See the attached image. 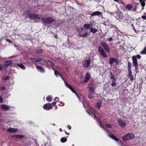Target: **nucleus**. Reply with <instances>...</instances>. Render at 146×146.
Listing matches in <instances>:
<instances>
[{
  "label": "nucleus",
  "mask_w": 146,
  "mask_h": 146,
  "mask_svg": "<svg viewBox=\"0 0 146 146\" xmlns=\"http://www.w3.org/2000/svg\"><path fill=\"white\" fill-rule=\"evenodd\" d=\"M24 14L31 19H40L39 15L34 13H31L30 11L29 10H25L24 11Z\"/></svg>",
  "instance_id": "obj_1"
},
{
  "label": "nucleus",
  "mask_w": 146,
  "mask_h": 146,
  "mask_svg": "<svg viewBox=\"0 0 146 146\" xmlns=\"http://www.w3.org/2000/svg\"><path fill=\"white\" fill-rule=\"evenodd\" d=\"M141 57V56L139 54H137L136 55H133L132 57V59L133 61V66L135 67V70H138L137 67L138 66V62L137 58L140 59Z\"/></svg>",
  "instance_id": "obj_2"
},
{
  "label": "nucleus",
  "mask_w": 146,
  "mask_h": 146,
  "mask_svg": "<svg viewBox=\"0 0 146 146\" xmlns=\"http://www.w3.org/2000/svg\"><path fill=\"white\" fill-rule=\"evenodd\" d=\"M134 138V135L131 133H128L123 136L122 139L123 141L131 140Z\"/></svg>",
  "instance_id": "obj_3"
},
{
  "label": "nucleus",
  "mask_w": 146,
  "mask_h": 146,
  "mask_svg": "<svg viewBox=\"0 0 146 146\" xmlns=\"http://www.w3.org/2000/svg\"><path fill=\"white\" fill-rule=\"evenodd\" d=\"M56 104V102H52L51 104L47 103L44 104L43 106V108L46 110H49L53 108L52 105L54 106Z\"/></svg>",
  "instance_id": "obj_4"
},
{
  "label": "nucleus",
  "mask_w": 146,
  "mask_h": 146,
  "mask_svg": "<svg viewBox=\"0 0 146 146\" xmlns=\"http://www.w3.org/2000/svg\"><path fill=\"white\" fill-rule=\"evenodd\" d=\"M41 20L44 23L46 24H50L54 21L53 19L51 17H43L41 18Z\"/></svg>",
  "instance_id": "obj_5"
},
{
  "label": "nucleus",
  "mask_w": 146,
  "mask_h": 146,
  "mask_svg": "<svg viewBox=\"0 0 146 146\" xmlns=\"http://www.w3.org/2000/svg\"><path fill=\"white\" fill-rule=\"evenodd\" d=\"M78 32L79 33V34L80 36L82 37H86L88 35V33L87 32H85L84 34L83 33V31H85V30L84 29L81 28L80 29H77Z\"/></svg>",
  "instance_id": "obj_6"
},
{
  "label": "nucleus",
  "mask_w": 146,
  "mask_h": 146,
  "mask_svg": "<svg viewBox=\"0 0 146 146\" xmlns=\"http://www.w3.org/2000/svg\"><path fill=\"white\" fill-rule=\"evenodd\" d=\"M98 50L99 52L100 53V54L104 58L107 57V56L104 50L101 46H99L98 47Z\"/></svg>",
  "instance_id": "obj_7"
},
{
  "label": "nucleus",
  "mask_w": 146,
  "mask_h": 146,
  "mask_svg": "<svg viewBox=\"0 0 146 146\" xmlns=\"http://www.w3.org/2000/svg\"><path fill=\"white\" fill-rule=\"evenodd\" d=\"M65 85L66 86L69 88L77 96L78 98L79 99L80 98V97L79 96L78 94H77L76 91L74 90V89L70 85L68 84L67 82H65Z\"/></svg>",
  "instance_id": "obj_8"
},
{
  "label": "nucleus",
  "mask_w": 146,
  "mask_h": 146,
  "mask_svg": "<svg viewBox=\"0 0 146 146\" xmlns=\"http://www.w3.org/2000/svg\"><path fill=\"white\" fill-rule=\"evenodd\" d=\"M91 62V60L90 59H88L87 60L83 61L82 62V64L84 67L85 68L88 67L90 65Z\"/></svg>",
  "instance_id": "obj_9"
},
{
  "label": "nucleus",
  "mask_w": 146,
  "mask_h": 146,
  "mask_svg": "<svg viewBox=\"0 0 146 146\" xmlns=\"http://www.w3.org/2000/svg\"><path fill=\"white\" fill-rule=\"evenodd\" d=\"M118 122L119 125L121 127H125L126 126V123L124 120H121L120 118L118 119Z\"/></svg>",
  "instance_id": "obj_10"
},
{
  "label": "nucleus",
  "mask_w": 146,
  "mask_h": 146,
  "mask_svg": "<svg viewBox=\"0 0 146 146\" xmlns=\"http://www.w3.org/2000/svg\"><path fill=\"white\" fill-rule=\"evenodd\" d=\"M24 137L23 135H13L11 136V138L17 139H21Z\"/></svg>",
  "instance_id": "obj_11"
},
{
  "label": "nucleus",
  "mask_w": 146,
  "mask_h": 146,
  "mask_svg": "<svg viewBox=\"0 0 146 146\" xmlns=\"http://www.w3.org/2000/svg\"><path fill=\"white\" fill-rule=\"evenodd\" d=\"M90 75L88 72L86 73V75L85 80L83 81V83L87 82L90 79Z\"/></svg>",
  "instance_id": "obj_12"
},
{
  "label": "nucleus",
  "mask_w": 146,
  "mask_h": 146,
  "mask_svg": "<svg viewBox=\"0 0 146 146\" xmlns=\"http://www.w3.org/2000/svg\"><path fill=\"white\" fill-rule=\"evenodd\" d=\"M0 108L2 110H7L9 109V107L5 104H2L1 105Z\"/></svg>",
  "instance_id": "obj_13"
},
{
  "label": "nucleus",
  "mask_w": 146,
  "mask_h": 146,
  "mask_svg": "<svg viewBox=\"0 0 146 146\" xmlns=\"http://www.w3.org/2000/svg\"><path fill=\"white\" fill-rule=\"evenodd\" d=\"M31 60L33 62H38L42 60V58L40 57H38L37 58H31Z\"/></svg>",
  "instance_id": "obj_14"
},
{
  "label": "nucleus",
  "mask_w": 146,
  "mask_h": 146,
  "mask_svg": "<svg viewBox=\"0 0 146 146\" xmlns=\"http://www.w3.org/2000/svg\"><path fill=\"white\" fill-rule=\"evenodd\" d=\"M108 135L109 137L116 141H118V139L114 135L113 133H111L110 134H108Z\"/></svg>",
  "instance_id": "obj_15"
},
{
  "label": "nucleus",
  "mask_w": 146,
  "mask_h": 146,
  "mask_svg": "<svg viewBox=\"0 0 146 146\" xmlns=\"http://www.w3.org/2000/svg\"><path fill=\"white\" fill-rule=\"evenodd\" d=\"M102 14L101 12L99 11H96L92 12L91 14L92 17H93L94 15H97L98 16H100V15Z\"/></svg>",
  "instance_id": "obj_16"
},
{
  "label": "nucleus",
  "mask_w": 146,
  "mask_h": 146,
  "mask_svg": "<svg viewBox=\"0 0 146 146\" xmlns=\"http://www.w3.org/2000/svg\"><path fill=\"white\" fill-rule=\"evenodd\" d=\"M36 68L37 70L42 73L44 72L45 71L44 69L41 66H36Z\"/></svg>",
  "instance_id": "obj_17"
},
{
  "label": "nucleus",
  "mask_w": 146,
  "mask_h": 146,
  "mask_svg": "<svg viewBox=\"0 0 146 146\" xmlns=\"http://www.w3.org/2000/svg\"><path fill=\"white\" fill-rule=\"evenodd\" d=\"M90 31L93 34H95L98 31V30L95 28H93L92 27V26H91V27L90 28Z\"/></svg>",
  "instance_id": "obj_18"
},
{
  "label": "nucleus",
  "mask_w": 146,
  "mask_h": 146,
  "mask_svg": "<svg viewBox=\"0 0 146 146\" xmlns=\"http://www.w3.org/2000/svg\"><path fill=\"white\" fill-rule=\"evenodd\" d=\"M12 62V61L11 60L6 61L4 62V65L5 66L7 67L8 66L10 65Z\"/></svg>",
  "instance_id": "obj_19"
},
{
  "label": "nucleus",
  "mask_w": 146,
  "mask_h": 146,
  "mask_svg": "<svg viewBox=\"0 0 146 146\" xmlns=\"http://www.w3.org/2000/svg\"><path fill=\"white\" fill-rule=\"evenodd\" d=\"M133 5L132 4H129L127 5L125 7V9L128 11L131 10L133 8Z\"/></svg>",
  "instance_id": "obj_20"
},
{
  "label": "nucleus",
  "mask_w": 146,
  "mask_h": 146,
  "mask_svg": "<svg viewBox=\"0 0 146 146\" xmlns=\"http://www.w3.org/2000/svg\"><path fill=\"white\" fill-rule=\"evenodd\" d=\"M128 77L131 81L133 80V76L132 74L131 71L128 72Z\"/></svg>",
  "instance_id": "obj_21"
},
{
  "label": "nucleus",
  "mask_w": 146,
  "mask_h": 146,
  "mask_svg": "<svg viewBox=\"0 0 146 146\" xmlns=\"http://www.w3.org/2000/svg\"><path fill=\"white\" fill-rule=\"evenodd\" d=\"M7 130L9 132L14 133L16 132L17 129L11 128L8 129Z\"/></svg>",
  "instance_id": "obj_22"
},
{
  "label": "nucleus",
  "mask_w": 146,
  "mask_h": 146,
  "mask_svg": "<svg viewBox=\"0 0 146 146\" xmlns=\"http://www.w3.org/2000/svg\"><path fill=\"white\" fill-rule=\"evenodd\" d=\"M92 25L90 24H84L83 26L84 28L86 30L89 29L91 28Z\"/></svg>",
  "instance_id": "obj_23"
},
{
  "label": "nucleus",
  "mask_w": 146,
  "mask_h": 146,
  "mask_svg": "<svg viewBox=\"0 0 146 146\" xmlns=\"http://www.w3.org/2000/svg\"><path fill=\"white\" fill-rule=\"evenodd\" d=\"M127 68L128 71H131V63L130 62H127Z\"/></svg>",
  "instance_id": "obj_24"
},
{
  "label": "nucleus",
  "mask_w": 146,
  "mask_h": 146,
  "mask_svg": "<svg viewBox=\"0 0 146 146\" xmlns=\"http://www.w3.org/2000/svg\"><path fill=\"white\" fill-rule=\"evenodd\" d=\"M146 0H140V2L141 3V4L142 7V9L143 10L144 9V7L145 5V2Z\"/></svg>",
  "instance_id": "obj_25"
},
{
  "label": "nucleus",
  "mask_w": 146,
  "mask_h": 146,
  "mask_svg": "<svg viewBox=\"0 0 146 146\" xmlns=\"http://www.w3.org/2000/svg\"><path fill=\"white\" fill-rule=\"evenodd\" d=\"M46 101L48 102H50L53 99L52 97L50 95H49L46 98Z\"/></svg>",
  "instance_id": "obj_26"
},
{
  "label": "nucleus",
  "mask_w": 146,
  "mask_h": 146,
  "mask_svg": "<svg viewBox=\"0 0 146 146\" xmlns=\"http://www.w3.org/2000/svg\"><path fill=\"white\" fill-rule=\"evenodd\" d=\"M91 113H93L94 116V118L99 123H100V118L97 117H96V115L94 113V114H93V112L92 111L91 112Z\"/></svg>",
  "instance_id": "obj_27"
},
{
  "label": "nucleus",
  "mask_w": 146,
  "mask_h": 146,
  "mask_svg": "<svg viewBox=\"0 0 146 146\" xmlns=\"http://www.w3.org/2000/svg\"><path fill=\"white\" fill-rule=\"evenodd\" d=\"M104 48L105 50L108 53H109L110 52V48L109 46L108 45L106 46Z\"/></svg>",
  "instance_id": "obj_28"
},
{
  "label": "nucleus",
  "mask_w": 146,
  "mask_h": 146,
  "mask_svg": "<svg viewBox=\"0 0 146 146\" xmlns=\"http://www.w3.org/2000/svg\"><path fill=\"white\" fill-rule=\"evenodd\" d=\"M115 58L111 57L110 58L109 61V63L111 65H112L115 61Z\"/></svg>",
  "instance_id": "obj_29"
},
{
  "label": "nucleus",
  "mask_w": 146,
  "mask_h": 146,
  "mask_svg": "<svg viewBox=\"0 0 146 146\" xmlns=\"http://www.w3.org/2000/svg\"><path fill=\"white\" fill-rule=\"evenodd\" d=\"M112 83L111 84V86H115L116 84V79H112Z\"/></svg>",
  "instance_id": "obj_30"
},
{
  "label": "nucleus",
  "mask_w": 146,
  "mask_h": 146,
  "mask_svg": "<svg viewBox=\"0 0 146 146\" xmlns=\"http://www.w3.org/2000/svg\"><path fill=\"white\" fill-rule=\"evenodd\" d=\"M17 65L23 70H24L25 69V66L22 64L18 63Z\"/></svg>",
  "instance_id": "obj_31"
},
{
  "label": "nucleus",
  "mask_w": 146,
  "mask_h": 146,
  "mask_svg": "<svg viewBox=\"0 0 146 146\" xmlns=\"http://www.w3.org/2000/svg\"><path fill=\"white\" fill-rule=\"evenodd\" d=\"M102 103L98 102L96 103V107L98 109H100Z\"/></svg>",
  "instance_id": "obj_32"
},
{
  "label": "nucleus",
  "mask_w": 146,
  "mask_h": 146,
  "mask_svg": "<svg viewBox=\"0 0 146 146\" xmlns=\"http://www.w3.org/2000/svg\"><path fill=\"white\" fill-rule=\"evenodd\" d=\"M43 52V50L42 49L39 50H37L36 51V53L38 54H41Z\"/></svg>",
  "instance_id": "obj_33"
},
{
  "label": "nucleus",
  "mask_w": 146,
  "mask_h": 146,
  "mask_svg": "<svg viewBox=\"0 0 146 146\" xmlns=\"http://www.w3.org/2000/svg\"><path fill=\"white\" fill-rule=\"evenodd\" d=\"M110 79L111 80L116 79L115 78V76L111 72H110Z\"/></svg>",
  "instance_id": "obj_34"
},
{
  "label": "nucleus",
  "mask_w": 146,
  "mask_h": 146,
  "mask_svg": "<svg viewBox=\"0 0 146 146\" xmlns=\"http://www.w3.org/2000/svg\"><path fill=\"white\" fill-rule=\"evenodd\" d=\"M101 45L104 48L106 46L108 45L104 41H102L101 42Z\"/></svg>",
  "instance_id": "obj_35"
},
{
  "label": "nucleus",
  "mask_w": 146,
  "mask_h": 146,
  "mask_svg": "<svg viewBox=\"0 0 146 146\" xmlns=\"http://www.w3.org/2000/svg\"><path fill=\"white\" fill-rule=\"evenodd\" d=\"M67 141V139L66 138L64 137H62L60 139L61 142L62 143H64L66 142Z\"/></svg>",
  "instance_id": "obj_36"
},
{
  "label": "nucleus",
  "mask_w": 146,
  "mask_h": 146,
  "mask_svg": "<svg viewBox=\"0 0 146 146\" xmlns=\"http://www.w3.org/2000/svg\"><path fill=\"white\" fill-rule=\"evenodd\" d=\"M54 74L56 76L58 77V76H60V74L59 72L56 70H54Z\"/></svg>",
  "instance_id": "obj_37"
},
{
  "label": "nucleus",
  "mask_w": 146,
  "mask_h": 146,
  "mask_svg": "<svg viewBox=\"0 0 146 146\" xmlns=\"http://www.w3.org/2000/svg\"><path fill=\"white\" fill-rule=\"evenodd\" d=\"M141 54H146V46L144 48V50L141 52Z\"/></svg>",
  "instance_id": "obj_38"
},
{
  "label": "nucleus",
  "mask_w": 146,
  "mask_h": 146,
  "mask_svg": "<svg viewBox=\"0 0 146 146\" xmlns=\"http://www.w3.org/2000/svg\"><path fill=\"white\" fill-rule=\"evenodd\" d=\"M89 90L90 91L92 92V93H93L94 92V89L93 87H90L89 88Z\"/></svg>",
  "instance_id": "obj_39"
},
{
  "label": "nucleus",
  "mask_w": 146,
  "mask_h": 146,
  "mask_svg": "<svg viewBox=\"0 0 146 146\" xmlns=\"http://www.w3.org/2000/svg\"><path fill=\"white\" fill-rule=\"evenodd\" d=\"M88 97L89 99H92L93 98V97L92 95L91 94H88Z\"/></svg>",
  "instance_id": "obj_40"
},
{
  "label": "nucleus",
  "mask_w": 146,
  "mask_h": 146,
  "mask_svg": "<svg viewBox=\"0 0 146 146\" xmlns=\"http://www.w3.org/2000/svg\"><path fill=\"white\" fill-rule=\"evenodd\" d=\"M122 14L120 13H119L118 14V16H119V18L118 19L119 20H120L121 19V18H122Z\"/></svg>",
  "instance_id": "obj_41"
},
{
  "label": "nucleus",
  "mask_w": 146,
  "mask_h": 146,
  "mask_svg": "<svg viewBox=\"0 0 146 146\" xmlns=\"http://www.w3.org/2000/svg\"><path fill=\"white\" fill-rule=\"evenodd\" d=\"M59 98L57 97H55L54 99V100L55 101L54 102H56H56H57L59 101Z\"/></svg>",
  "instance_id": "obj_42"
},
{
  "label": "nucleus",
  "mask_w": 146,
  "mask_h": 146,
  "mask_svg": "<svg viewBox=\"0 0 146 146\" xmlns=\"http://www.w3.org/2000/svg\"><path fill=\"white\" fill-rule=\"evenodd\" d=\"M9 79V77L8 76H5L3 78V80H8Z\"/></svg>",
  "instance_id": "obj_43"
},
{
  "label": "nucleus",
  "mask_w": 146,
  "mask_h": 146,
  "mask_svg": "<svg viewBox=\"0 0 146 146\" xmlns=\"http://www.w3.org/2000/svg\"><path fill=\"white\" fill-rule=\"evenodd\" d=\"M42 60L43 62H44L46 63H47L48 62H49V60H45V59H44Z\"/></svg>",
  "instance_id": "obj_44"
},
{
  "label": "nucleus",
  "mask_w": 146,
  "mask_h": 146,
  "mask_svg": "<svg viewBox=\"0 0 146 146\" xmlns=\"http://www.w3.org/2000/svg\"><path fill=\"white\" fill-rule=\"evenodd\" d=\"M137 7V6L135 5V7H134L131 10L134 11H136V10Z\"/></svg>",
  "instance_id": "obj_45"
},
{
  "label": "nucleus",
  "mask_w": 146,
  "mask_h": 146,
  "mask_svg": "<svg viewBox=\"0 0 146 146\" xmlns=\"http://www.w3.org/2000/svg\"><path fill=\"white\" fill-rule=\"evenodd\" d=\"M115 62L116 63V64H119V62L117 60V59H115Z\"/></svg>",
  "instance_id": "obj_46"
},
{
  "label": "nucleus",
  "mask_w": 146,
  "mask_h": 146,
  "mask_svg": "<svg viewBox=\"0 0 146 146\" xmlns=\"http://www.w3.org/2000/svg\"><path fill=\"white\" fill-rule=\"evenodd\" d=\"M3 101V100L2 96L0 95V103L2 102Z\"/></svg>",
  "instance_id": "obj_47"
},
{
  "label": "nucleus",
  "mask_w": 146,
  "mask_h": 146,
  "mask_svg": "<svg viewBox=\"0 0 146 146\" xmlns=\"http://www.w3.org/2000/svg\"><path fill=\"white\" fill-rule=\"evenodd\" d=\"M49 62H50V64L52 66H53L54 65V63L51 61L50 60Z\"/></svg>",
  "instance_id": "obj_48"
},
{
  "label": "nucleus",
  "mask_w": 146,
  "mask_h": 146,
  "mask_svg": "<svg viewBox=\"0 0 146 146\" xmlns=\"http://www.w3.org/2000/svg\"><path fill=\"white\" fill-rule=\"evenodd\" d=\"M141 18L144 19L146 20V16L143 15L141 16Z\"/></svg>",
  "instance_id": "obj_49"
},
{
  "label": "nucleus",
  "mask_w": 146,
  "mask_h": 146,
  "mask_svg": "<svg viewBox=\"0 0 146 146\" xmlns=\"http://www.w3.org/2000/svg\"><path fill=\"white\" fill-rule=\"evenodd\" d=\"M106 127L109 128H111V125L110 124H108L106 125Z\"/></svg>",
  "instance_id": "obj_50"
},
{
  "label": "nucleus",
  "mask_w": 146,
  "mask_h": 146,
  "mask_svg": "<svg viewBox=\"0 0 146 146\" xmlns=\"http://www.w3.org/2000/svg\"><path fill=\"white\" fill-rule=\"evenodd\" d=\"M6 40L8 42H12V41L11 40H10L9 39L7 38L6 39Z\"/></svg>",
  "instance_id": "obj_51"
},
{
  "label": "nucleus",
  "mask_w": 146,
  "mask_h": 146,
  "mask_svg": "<svg viewBox=\"0 0 146 146\" xmlns=\"http://www.w3.org/2000/svg\"><path fill=\"white\" fill-rule=\"evenodd\" d=\"M60 76L61 77V78H62V80L64 81L65 83V82H66V81H65V80H64V78H63V77H62V75L61 74H60Z\"/></svg>",
  "instance_id": "obj_52"
},
{
  "label": "nucleus",
  "mask_w": 146,
  "mask_h": 146,
  "mask_svg": "<svg viewBox=\"0 0 146 146\" xmlns=\"http://www.w3.org/2000/svg\"><path fill=\"white\" fill-rule=\"evenodd\" d=\"M5 88L4 86H2L1 87V89L2 90H4Z\"/></svg>",
  "instance_id": "obj_53"
},
{
  "label": "nucleus",
  "mask_w": 146,
  "mask_h": 146,
  "mask_svg": "<svg viewBox=\"0 0 146 146\" xmlns=\"http://www.w3.org/2000/svg\"><path fill=\"white\" fill-rule=\"evenodd\" d=\"M113 40L112 38L111 37L108 38V40L109 41H112Z\"/></svg>",
  "instance_id": "obj_54"
},
{
  "label": "nucleus",
  "mask_w": 146,
  "mask_h": 146,
  "mask_svg": "<svg viewBox=\"0 0 146 146\" xmlns=\"http://www.w3.org/2000/svg\"><path fill=\"white\" fill-rule=\"evenodd\" d=\"M68 128L69 129H71V127L70 125H68L67 126Z\"/></svg>",
  "instance_id": "obj_55"
},
{
  "label": "nucleus",
  "mask_w": 146,
  "mask_h": 146,
  "mask_svg": "<svg viewBox=\"0 0 146 146\" xmlns=\"http://www.w3.org/2000/svg\"><path fill=\"white\" fill-rule=\"evenodd\" d=\"M54 38H56V39H58V36H57V35H54Z\"/></svg>",
  "instance_id": "obj_56"
},
{
  "label": "nucleus",
  "mask_w": 146,
  "mask_h": 146,
  "mask_svg": "<svg viewBox=\"0 0 146 146\" xmlns=\"http://www.w3.org/2000/svg\"><path fill=\"white\" fill-rule=\"evenodd\" d=\"M3 70V67L1 66L0 64V70Z\"/></svg>",
  "instance_id": "obj_57"
},
{
  "label": "nucleus",
  "mask_w": 146,
  "mask_h": 146,
  "mask_svg": "<svg viewBox=\"0 0 146 146\" xmlns=\"http://www.w3.org/2000/svg\"><path fill=\"white\" fill-rule=\"evenodd\" d=\"M65 134L67 135H69V133H67L66 131H65Z\"/></svg>",
  "instance_id": "obj_58"
},
{
  "label": "nucleus",
  "mask_w": 146,
  "mask_h": 146,
  "mask_svg": "<svg viewBox=\"0 0 146 146\" xmlns=\"http://www.w3.org/2000/svg\"><path fill=\"white\" fill-rule=\"evenodd\" d=\"M59 131L61 132H62L63 131L62 129L61 128L59 129Z\"/></svg>",
  "instance_id": "obj_59"
},
{
  "label": "nucleus",
  "mask_w": 146,
  "mask_h": 146,
  "mask_svg": "<svg viewBox=\"0 0 146 146\" xmlns=\"http://www.w3.org/2000/svg\"><path fill=\"white\" fill-rule=\"evenodd\" d=\"M57 108H58L57 106H56L55 108V109L56 110L57 109Z\"/></svg>",
  "instance_id": "obj_60"
},
{
  "label": "nucleus",
  "mask_w": 146,
  "mask_h": 146,
  "mask_svg": "<svg viewBox=\"0 0 146 146\" xmlns=\"http://www.w3.org/2000/svg\"><path fill=\"white\" fill-rule=\"evenodd\" d=\"M88 113H89V114H90V112H89L88 111Z\"/></svg>",
  "instance_id": "obj_61"
},
{
  "label": "nucleus",
  "mask_w": 146,
  "mask_h": 146,
  "mask_svg": "<svg viewBox=\"0 0 146 146\" xmlns=\"http://www.w3.org/2000/svg\"><path fill=\"white\" fill-rule=\"evenodd\" d=\"M60 57L58 58V59H60Z\"/></svg>",
  "instance_id": "obj_62"
},
{
  "label": "nucleus",
  "mask_w": 146,
  "mask_h": 146,
  "mask_svg": "<svg viewBox=\"0 0 146 146\" xmlns=\"http://www.w3.org/2000/svg\"><path fill=\"white\" fill-rule=\"evenodd\" d=\"M90 1H92V0H90Z\"/></svg>",
  "instance_id": "obj_63"
},
{
  "label": "nucleus",
  "mask_w": 146,
  "mask_h": 146,
  "mask_svg": "<svg viewBox=\"0 0 146 146\" xmlns=\"http://www.w3.org/2000/svg\"><path fill=\"white\" fill-rule=\"evenodd\" d=\"M133 29L134 30H135V29L134 28H133Z\"/></svg>",
  "instance_id": "obj_64"
}]
</instances>
